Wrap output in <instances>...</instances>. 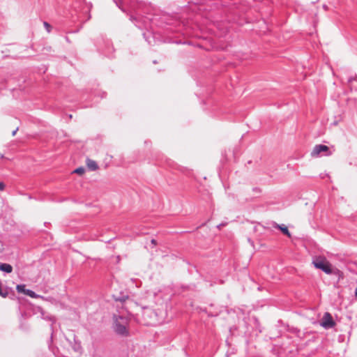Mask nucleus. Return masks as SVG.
<instances>
[{
  "instance_id": "6e6552de",
  "label": "nucleus",
  "mask_w": 357,
  "mask_h": 357,
  "mask_svg": "<svg viewBox=\"0 0 357 357\" xmlns=\"http://www.w3.org/2000/svg\"><path fill=\"white\" fill-rule=\"evenodd\" d=\"M277 228H279L280 229V231L286 236H287L288 237H290L291 236V234L290 232L288 230V228L284 225H277L276 226Z\"/></svg>"
},
{
  "instance_id": "9d476101",
  "label": "nucleus",
  "mask_w": 357,
  "mask_h": 357,
  "mask_svg": "<svg viewBox=\"0 0 357 357\" xmlns=\"http://www.w3.org/2000/svg\"><path fill=\"white\" fill-rule=\"evenodd\" d=\"M43 26L45 28L46 31L48 32V33H50L51 32V29H52V26L51 25L47 22H43Z\"/></svg>"
},
{
  "instance_id": "6ab92c4d",
  "label": "nucleus",
  "mask_w": 357,
  "mask_h": 357,
  "mask_svg": "<svg viewBox=\"0 0 357 357\" xmlns=\"http://www.w3.org/2000/svg\"><path fill=\"white\" fill-rule=\"evenodd\" d=\"M253 190H254V191H259V189H258V188H253Z\"/></svg>"
},
{
  "instance_id": "f8f14e48",
  "label": "nucleus",
  "mask_w": 357,
  "mask_h": 357,
  "mask_svg": "<svg viewBox=\"0 0 357 357\" xmlns=\"http://www.w3.org/2000/svg\"><path fill=\"white\" fill-rule=\"evenodd\" d=\"M5 188V184L3 182H0V190H3Z\"/></svg>"
},
{
  "instance_id": "f3484780",
  "label": "nucleus",
  "mask_w": 357,
  "mask_h": 357,
  "mask_svg": "<svg viewBox=\"0 0 357 357\" xmlns=\"http://www.w3.org/2000/svg\"><path fill=\"white\" fill-rule=\"evenodd\" d=\"M17 130H18V128H17L15 130L13 131L12 135L15 136Z\"/></svg>"
},
{
  "instance_id": "ddd939ff",
  "label": "nucleus",
  "mask_w": 357,
  "mask_h": 357,
  "mask_svg": "<svg viewBox=\"0 0 357 357\" xmlns=\"http://www.w3.org/2000/svg\"><path fill=\"white\" fill-rule=\"evenodd\" d=\"M356 79V77H351L349 78L348 82H351L352 81Z\"/></svg>"
},
{
  "instance_id": "423d86ee",
  "label": "nucleus",
  "mask_w": 357,
  "mask_h": 357,
  "mask_svg": "<svg viewBox=\"0 0 357 357\" xmlns=\"http://www.w3.org/2000/svg\"><path fill=\"white\" fill-rule=\"evenodd\" d=\"M86 165L89 169L91 171H96L98 169V165L95 160H91L89 158L86 159Z\"/></svg>"
},
{
  "instance_id": "9b49d317",
  "label": "nucleus",
  "mask_w": 357,
  "mask_h": 357,
  "mask_svg": "<svg viewBox=\"0 0 357 357\" xmlns=\"http://www.w3.org/2000/svg\"><path fill=\"white\" fill-rule=\"evenodd\" d=\"M128 298V296H123L122 297H119V298H116L115 300L116 301H119L121 302H124L126 299Z\"/></svg>"
},
{
  "instance_id": "1a4fd4ad",
  "label": "nucleus",
  "mask_w": 357,
  "mask_h": 357,
  "mask_svg": "<svg viewBox=\"0 0 357 357\" xmlns=\"http://www.w3.org/2000/svg\"><path fill=\"white\" fill-rule=\"evenodd\" d=\"M85 172V169L84 167H78L77 169H75L74 171H73V173H76V174H84Z\"/></svg>"
},
{
  "instance_id": "a211bd4d",
  "label": "nucleus",
  "mask_w": 357,
  "mask_h": 357,
  "mask_svg": "<svg viewBox=\"0 0 357 357\" xmlns=\"http://www.w3.org/2000/svg\"><path fill=\"white\" fill-rule=\"evenodd\" d=\"M355 296L357 298V287H356V289L355 290Z\"/></svg>"
},
{
  "instance_id": "0eeeda50",
  "label": "nucleus",
  "mask_w": 357,
  "mask_h": 357,
  "mask_svg": "<svg viewBox=\"0 0 357 357\" xmlns=\"http://www.w3.org/2000/svg\"><path fill=\"white\" fill-rule=\"evenodd\" d=\"M0 271L6 273H10L13 271V267L9 264L1 263L0 264Z\"/></svg>"
},
{
  "instance_id": "f257e3e1",
  "label": "nucleus",
  "mask_w": 357,
  "mask_h": 357,
  "mask_svg": "<svg viewBox=\"0 0 357 357\" xmlns=\"http://www.w3.org/2000/svg\"><path fill=\"white\" fill-rule=\"evenodd\" d=\"M313 264L316 268L321 270L326 274L333 273L331 264L325 258L316 259L313 261Z\"/></svg>"
},
{
  "instance_id": "4468645a",
  "label": "nucleus",
  "mask_w": 357,
  "mask_h": 357,
  "mask_svg": "<svg viewBox=\"0 0 357 357\" xmlns=\"http://www.w3.org/2000/svg\"><path fill=\"white\" fill-rule=\"evenodd\" d=\"M114 1L115 2V3L116 4V6H117L119 8H121L123 11H124V10H123V9L120 6H119V3H118L117 0H114Z\"/></svg>"
},
{
  "instance_id": "aec40b11",
  "label": "nucleus",
  "mask_w": 357,
  "mask_h": 357,
  "mask_svg": "<svg viewBox=\"0 0 357 357\" xmlns=\"http://www.w3.org/2000/svg\"><path fill=\"white\" fill-rule=\"evenodd\" d=\"M135 20V18L132 16H131L130 17V20Z\"/></svg>"
},
{
  "instance_id": "f03ea898",
  "label": "nucleus",
  "mask_w": 357,
  "mask_h": 357,
  "mask_svg": "<svg viewBox=\"0 0 357 357\" xmlns=\"http://www.w3.org/2000/svg\"><path fill=\"white\" fill-rule=\"evenodd\" d=\"M321 153H324V155H330L331 151L329 148L326 145L318 144L315 145L313 150L311 152L312 157H318Z\"/></svg>"
},
{
  "instance_id": "7ed1b4c3",
  "label": "nucleus",
  "mask_w": 357,
  "mask_h": 357,
  "mask_svg": "<svg viewBox=\"0 0 357 357\" xmlns=\"http://www.w3.org/2000/svg\"><path fill=\"white\" fill-rule=\"evenodd\" d=\"M321 326L326 329L332 328L335 326V322L329 312L324 313L321 319Z\"/></svg>"
},
{
  "instance_id": "2eb2a0df",
  "label": "nucleus",
  "mask_w": 357,
  "mask_h": 357,
  "mask_svg": "<svg viewBox=\"0 0 357 357\" xmlns=\"http://www.w3.org/2000/svg\"><path fill=\"white\" fill-rule=\"evenodd\" d=\"M225 225H226V224H225V223H221V224L218 225L217 226V227H218V229H220L222 227H224V226H225Z\"/></svg>"
},
{
  "instance_id": "39448f33",
  "label": "nucleus",
  "mask_w": 357,
  "mask_h": 357,
  "mask_svg": "<svg viewBox=\"0 0 357 357\" xmlns=\"http://www.w3.org/2000/svg\"><path fill=\"white\" fill-rule=\"evenodd\" d=\"M115 331L116 333L122 335H127L128 333L126 326L121 324H116Z\"/></svg>"
},
{
  "instance_id": "20e7f679",
  "label": "nucleus",
  "mask_w": 357,
  "mask_h": 357,
  "mask_svg": "<svg viewBox=\"0 0 357 357\" xmlns=\"http://www.w3.org/2000/svg\"><path fill=\"white\" fill-rule=\"evenodd\" d=\"M16 289L19 293H23L25 295L30 296L31 298H36L38 297V295L36 294L33 291L26 289L24 284L17 285Z\"/></svg>"
},
{
  "instance_id": "dca6fc26",
  "label": "nucleus",
  "mask_w": 357,
  "mask_h": 357,
  "mask_svg": "<svg viewBox=\"0 0 357 357\" xmlns=\"http://www.w3.org/2000/svg\"><path fill=\"white\" fill-rule=\"evenodd\" d=\"M151 244H153V245H156L157 244V242H156V240L155 239H152L151 241Z\"/></svg>"
}]
</instances>
